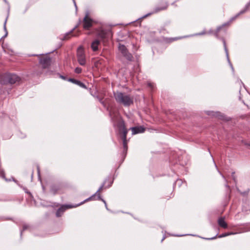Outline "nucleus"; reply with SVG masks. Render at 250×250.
Masks as SVG:
<instances>
[{
	"instance_id": "f704fd0d",
	"label": "nucleus",
	"mask_w": 250,
	"mask_h": 250,
	"mask_svg": "<svg viewBox=\"0 0 250 250\" xmlns=\"http://www.w3.org/2000/svg\"><path fill=\"white\" fill-rule=\"evenodd\" d=\"M105 208L106 209H107V205H106V206H105Z\"/></svg>"
},
{
	"instance_id": "0eeeda50",
	"label": "nucleus",
	"mask_w": 250,
	"mask_h": 250,
	"mask_svg": "<svg viewBox=\"0 0 250 250\" xmlns=\"http://www.w3.org/2000/svg\"><path fill=\"white\" fill-rule=\"evenodd\" d=\"M119 50L123 56L128 61H132L133 59L132 55L129 52L126 46L124 44H119Z\"/></svg>"
},
{
	"instance_id": "ddd939ff",
	"label": "nucleus",
	"mask_w": 250,
	"mask_h": 250,
	"mask_svg": "<svg viewBox=\"0 0 250 250\" xmlns=\"http://www.w3.org/2000/svg\"><path fill=\"white\" fill-rule=\"evenodd\" d=\"M129 129L132 131V135L143 133L145 131V128L143 126L132 127Z\"/></svg>"
},
{
	"instance_id": "2eb2a0df",
	"label": "nucleus",
	"mask_w": 250,
	"mask_h": 250,
	"mask_svg": "<svg viewBox=\"0 0 250 250\" xmlns=\"http://www.w3.org/2000/svg\"><path fill=\"white\" fill-rule=\"evenodd\" d=\"M236 233H234V232H232L224 233L221 234L220 235H218V234L217 233L214 237H212L211 238H205V239H207V240H213V239H216L217 237H218V238H222V237H226V236H229V235H230L235 234Z\"/></svg>"
},
{
	"instance_id": "6e6552de",
	"label": "nucleus",
	"mask_w": 250,
	"mask_h": 250,
	"mask_svg": "<svg viewBox=\"0 0 250 250\" xmlns=\"http://www.w3.org/2000/svg\"><path fill=\"white\" fill-rule=\"evenodd\" d=\"M168 6V4L166 1L162 2L160 4V6L156 7L153 11L151 13H148L143 17V18H146L148 16H150L154 13H158L161 11H163L167 9Z\"/></svg>"
},
{
	"instance_id": "dca6fc26",
	"label": "nucleus",
	"mask_w": 250,
	"mask_h": 250,
	"mask_svg": "<svg viewBox=\"0 0 250 250\" xmlns=\"http://www.w3.org/2000/svg\"><path fill=\"white\" fill-rule=\"evenodd\" d=\"M68 81L70 82L75 84H77L80 86L81 87L86 89V86L85 84L81 82L80 81L77 80L74 78H69L68 79Z\"/></svg>"
},
{
	"instance_id": "cd10ccee",
	"label": "nucleus",
	"mask_w": 250,
	"mask_h": 250,
	"mask_svg": "<svg viewBox=\"0 0 250 250\" xmlns=\"http://www.w3.org/2000/svg\"><path fill=\"white\" fill-rule=\"evenodd\" d=\"M148 86L151 88H152L153 87V84L152 83H148L147 84Z\"/></svg>"
},
{
	"instance_id": "7c9ffc66",
	"label": "nucleus",
	"mask_w": 250,
	"mask_h": 250,
	"mask_svg": "<svg viewBox=\"0 0 250 250\" xmlns=\"http://www.w3.org/2000/svg\"><path fill=\"white\" fill-rule=\"evenodd\" d=\"M2 174L3 175H2V177H4L5 176H4V173H3V171H2Z\"/></svg>"
},
{
	"instance_id": "c756f323",
	"label": "nucleus",
	"mask_w": 250,
	"mask_h": 250,
	"mask_svg": "<svg viewBox=\"0 0 250 250\" xmlns=\"http://www.w3.org/2000/svg\"><path fill=\"white\" fill-rule=\"evenodd\" d=\"M61 77L63 79V80H65V77L64 76H61Z\"/></svg>"
},
{
	"instance_id": "393cba45",
	"label": "nucleus",
	"mask_w": 250,
	"mask_h": 250,
	"mask_svg": "<svg viewBox=\"0 0 250 250\" xmlns=\"http://www.w3.org/2000/svg\"><path fill=\"white\" fill-rule=\"evenodd\" d=\"M222 27L220 26L219 27L217 28L215 33H214V35L216 37H218V33L219 32V31L220 30V29H221Z\"/></svg>"
},
{
	"instance_id": "4468645a",
	"label": "nucleus",
	"mask_w": 250,
	"mask_h": 250,
	"mask_svg": "<svg viewBox=\"0 0 250 250\" xmlns=\"http://www.w3.org/2000/svg\"><path fill=\"white\" fill-rule=\"evenodd\" d=\"M8 83L14 84L20 80V78L14 74H8Z\"/></svg>"
},
{
	"instance_id": "4be33fe9",
	"label": "nucleus",
	"mask_w": 250,
	"mask_h": 250,
	"mask_svg": "<svg viewBox=\"0 0 250 250\" xmlns=\"http://www.w3.org/2000/svg\"><path fill=\"white\" fill-rule=\"evenodd\" d=\"M82 69L81 67H77L75 69V72L77 74H80L82 72Z\"/></svg>"
},
{
	"instance_id": "bb28decb",
	"label": "nucleus",
	"mask_w": 250,
	"mask_h": 250,
	"mask_svg": "<svg viewBox=\"0 0 250 250\" xmlns=\"http://www.w3.org/2000/svg\"><path fill=\"white\" fill-rule=\"evenodd\" d=\"M99 200H101L102 201L104 204L105 206H106V201L103 198H102V197H101V199H99Z\"/></svg>"
},
{
	"instance_id": "6ab92c4d",
	"label": "nucleus",
	"mask_w": 250,
	"mask_h": 250,
	"mask_svg": "<svg viewBox=\"0 0 250 250\" xmlns=\"http://www.w3.org/2000/svg\"><path fill=\"white\" fill-rule=\"evenodd\" d=\"M100 43V41L98 40H95L93 42H92L91 44V48L92 50L95 52L98 50V47Z\"/></svg>"
},
{
	"instance_id": "423d86ee",
	"label": "nucleus",
	"mask_w": 250,
	"mask_h": 250,
	"mask_svg": "<svg viewBox=\"0 0 250 250\" xmlns=\"http://www.w3.org/2000/svg\"><path fill=\"white\" fill-rule=\"evenodd\" d=\"M77 207H78V205L76 204L62 205L56 211V216L57 217H60L63 214L66 210Z\"/></svg>"
},
{
	"instance_id": "c85d7f7f",
	"label": "nucleus",
	"mask_w": 250,
	"mask_h": 250,
	"mask_svg": "<svg viewBox=\"0 0 250 250\" xmlns=\"http://www.w3.org/2000/svg\"><path fill=\"white\" fill-rule=\"evenodd\" d=\"M6 20H5L4 24V28L5 30H6Z\"/></svg>"
},
{
	"instance_id": "473e14b6",
	"label": "nucleus",
	"mask_w": 250,
	"mask_h": 250,
	"mask_svg": "<svg viewBox=\"0 0 250 250\" xmlns=\"http://www.w3.org/2000/svg\"><path fill=\"white\" fill-rule=\"evenodd\" d=\"M204 34H205L204 33H200V35H203Z\"/></svg>"
},
{
	"instance_id": "f3484780",
	"label": "nucleus",
	"mask_w": 250,
	"mask_h": 250,
	"mask_svg": "<svg viewBox=\"0 0 250 250\" xmlns=\"http://www.w3.org/2000/svg\"><path fill=\"white\" fill-rule=\"evenodd\" d=\"M8 73H5L0 75V83L1 84H7L8 83Z\"/></svg>"
},
{
	"instance_id": "20e7f679",
	"label": "nucleus",
	"mask_w": 250,
	"mask_h": 250,
	"mask_svg": "<svg viewBox=\"0 0 250 250\" xmlns=\"http://www.w3.org/2000/svg\"><path fill=\"white\" fill-rule=\"evenodd\" d=\"M113 34L110 28H101L98 30L97 36L103 42L108 41L112 38Z\"/></svg>"
},
{
	"instance_id": "1a4fd4ad",
	"label": "nucleus",
	"mask_w": 250,
	"mask_h": 250,
	"mask_svg": "<svg viewBox=\"0 0 250 250\" xmlns=\"http://www.w3.org/2000/svg\"><path fill=\"white\" fill-rule=\"evenodd\" d=\"M101 191V190L99 188L98 190L93 195H92L90 197H88V198L85 199L84 201L81 202V203L79 204H77L78 205V207L83 204L84 203L90 201H95V200H99V199H101V193L100 192Z\"/></svg>"
},
{
	"instance_id": "412c9836",
	"label": "nucleus",
	"mask_w": 250,
	"mask_h": 250,
	"mask_svg": "<svg viewBox=\"0 0 250 250\" xmlns=\"http://www.w3.org/2000/svg\"><path fill=\"white\" fill-rule=\"evenodd\" d=\"M100 102L101 104H102L104 106L105 105V103H104V102L103 101V98L98 96H94Z\"/></svg>"
},
{
	"instance_id": "5701e85b",
	"label": "nucleus",
	"mask_w": 250,
	"mask_h": 250,
	"mask_svg": "<svg viewBox=\"0 0 250 250\" xmlns=\"http://www.w3.org/2000/svg\"><path fill=\"white\" fill-rule=\"evenodd\" d=\"M223 42L224 47V49L225 50V51H226V53L228 54V49H227V48L226 42V41H225V40L224 39H223Z\"/></svg>"
},
{
	"instance_id": "c9c22d12",
	"label": "nucleus",
	"mask_w": 250,
	"mask_h": 250,
	"mask_svg": "<svg viewBox=\"0 0 250 250\" xmlns=\"http://www.w3.org/2000/svg\"><path fill=\"white\" fill-rule=\"evenodd\" d=\"M0 172H1V171H0Z\"/></svg>"
},
{
	"instance_id": "f8f14e48",
	"label": "nucleus",
	"mask_w": 250,
	"mask_h": 250,
	"mask_svg": "<svg viewBox=\"0 0 250 250\" xmlns=\"http://www.w3.org/2000/svg\"><path fill=\"white\" fill-rule=\"evenodd\" d=\"M39 62L43 68H46L50 65L51 59L48 57H43L40 59Z\"/></svg>"
},
{
	"instance_id": "a878e982",
	"label": "nucleus",
	"mask_w": 250,
	"mask_h": 250,
	"mask_svg": "<svg viewBox=\"0 0 250 250\" xmlns=\"http://www.w3.org/2000/svg\"><path fill=\"white\" fill-rule=\"evenodd\" d=\"M99 200H101L102 201L104 204L105 206H106V201L103 198H102V197H101V199H99Z\"/></svg>"
},
{
	"instance_id": "9d476101",
	"label": "nucleus",
	"mask_w": 250,
	"mask_h": 250,
	"mask_svg": "<svg viewBox=\"0 0 250 250\" xmlns=\"http://www.w3.org/2000/svg\"><path fill=\"white\" fill-rule=\"evenodd\" d=\"M93 20L86 14L83 21V27L84 30H89L92 26Z\"/></svg>"
},
{
	"instance_id": "9b49d317",
	"label": "nucleus",
	"mask_w": 250,
	"mask_h": 250,
	"mask_svg": "<svg viewBox=\"0 0 250 250\" xmlns=\"http://www.w3.org/2000/svg\"><path fill=\"white\" fill-rule=\"evenodd\" d=\"M113 180L114 179L111 177L108 176L104 180L103 183L100 187V190L102 191L103 190L109 188L113 183Z\"/></svg>"
},
{
	"instance_id": "aec40b11",
	"label": "nucleus",
	"mask_w": 250,
	"mask_h": 250,
	"mask_svg": "<svg viewBox=\"0 0 250 250\" xmlns=\"http://www.w3.org/2000/svg\"><path fill=\"white\" fill-rule=\"evenodd\" d=\"M250 6V1L246 5L245 9L244 10L240 11V14H243L244 12H245L249 8Z\"/></svg>"
},
{
	"instance_id": "7ed1b4c3",
	"label": "nucleus",
	"mask_w": 250,
	"mask_h": 250,
	"mask_svg": "<svg viewBox=\"0 0 250 250\" xmlns=\"http://www.w3.org/2000/svg\"><path fill=\"white\" fill-rule=\"evenodd\" d=\"M65 185L62 183L52 184L50 187V192L53 195L62 194L65 193Z\"/></svg>"
},
{
	"instance_id": "2f4dec72",
	"label": "nucleus",
	"mask_w": 250,
	"mask_h": 250,
	"mask_svg": "<svg viewBox=\"0 0 250 250\" xmlns=\"http://www.w3.org/2000/svg\"><path fill=\"white\" fill-rule=\"evenodd\" d=\"M165 237H164L163 238V239H162V241H161L162 242V241L165 239Z\"/></svg>"
},
{
	"instance_id": "39448f33",
	"label": "nucleus",
	"mask_w": 250,
	"mask_h": 250,
	"mask_svg": "<svg viewBox=\"0 0 250 250\" xmlns=\"http://www.w3.org/2000/svg\"><path fill=\"white\" fill-rule=\"evenodd\" d=\"M77 61L80 65L84 66L86 64V58L84 50L82 46H80L77 50Z\"/></svg>"
},
{
	"instance_id": "72a5a7b5",
	"label": "nucleus",
	"mask_w": 250,
	"mask_h": 250,
	"mask_svg": "<svg viewBox=\"0 0 250 250\" xmlns=\"http://www.w3.org/2000/svg\"><path fill=\"white\" fill-rule=\"evenodd\" d=\"M26 193H27L30 194V192H28V191H26Z\"/></svg>"
},
{
	"instance_id": "b1692460",
	"label": "nucleus",
	"mask_w": 250,
	"mask_h": 250,
	"mask_svg": "<svg viewBox=\"0 0 250 250\" xmlns=\"http://www.w3.org/2000/svg\"><path fill=\"white\" fill-rule=\"evenodd\" d=\"M29 228V226L27 224H24L23 225L22 230L21 231V234L23 231H24Z\"/></svg>"
},
{
	"instance_id": "f03ea898",
	"label": "nucleus",
	"mask_w": 250,
	"mask_h": 250,
	"mask_svg": "<svg viewBox=\"0 0 250 250\" xmlns=\"http://www.w3.org/2000/svg\"><path fill=\"white\" fill-rule=\"evenodd\" d=\"M116 101L125 106H129L133 104V98L128 94L120 91L113 93Z\"/></svg>"
},
{
	"instance_id": "f257e3e1",
	"label": "nucleus",
	"mask_w": 250,
	"mask_h": 250,
	"mask_svg": "<svg viewBox=\"0 0 250 250\" xmlns=\"http://www.w3.org/2000/svg\"><path fill=\"white\" fill-rule=\"evenodd\" d=\"M109 115L111 120L114 123L116 122L119 119H120L119 121L117 123V126L119 129V133L121 134V138L123 140V148L121 155L122 158L124 160L126 155L128 149L127 140L128 130L125 127V121L120 117L118 113L110 111Z\"/></svg>"
},
{
	"instance_id": "a211bd4d",
	"label": "nucleus",
	"mask_w": 250,
	"mask_h": 250,
	"mask_svg": "<svg viewBox=\"0 0 250 250\" xmlns=\"http://www.w3.org/2000/svg\"><path fill=\"white\" fill-rule=\"evenodd\" d=\"M218 224L223 229H227L228 228V224L225 220V217H219L218 219Z\"/></svg>"
}]
</instances>
